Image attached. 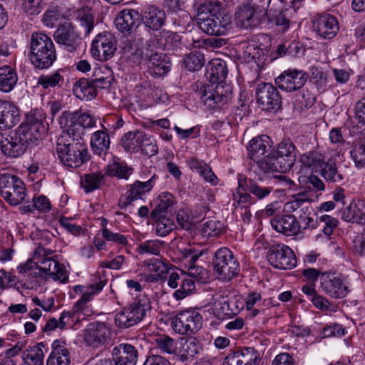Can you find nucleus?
I'll use <instances>...</instances> for the list:
<instances>
[{"label":"nucleus","mask_w":365,"mask_h":365,"mask_svg":"<svg viewBox=\"0 0 365 365\" xmlns=\"http://www.w3.org/2000/svg\"><path fill=\"white\" fill-rule=\"evenodd\" d=\"M227 75L225 61L215 59L210 61L207 70V78L213 85L200 83L196 93L201 101L210 109L220 108L227 103L232 96V88L228 84L222 83ZM198 88L199 85H196Z\"/></svg>","instance_id":"f257e3e1"},{"label":"nucleus","mask_w":365,"mask_h":365,"mask_svg":"<svg viewBox=\"0 0 365 365\" xmlns=\"http://www.w3.org/2000/svg\"><path fill=\"white\" fill-rule=\"evenodd\" d=\"M44 126L40 121L21 124L17 129L2 134L0 148L2 152L11 158L23 155L30 143H34L41 138Z\"/></svg>","instance_id":"f03ea898"},{"label":"nucleus","mask_w":365,"mask_h":365,"mask_svg":"<svg viewBox=\"0 0 365 365\" xmlns=\"http://www.w3.org/2000/svg\"><path fill=\"white\" fill-rule=\"evenodd\" d=\"M222 0H207L197 8V24L205 33L223 36L230 28V18Z\"/></svg>","instance_id":"7ed1b4c3"},{"label":"nucleus","mask_w":365,"mask_h":365,"mask_svg":"<svg viewBox=\"0 0 365 365\" xmlns=\"http://www.w3.org/2000/svg\"><path fill=\"white\" fill-rule=\"evenodd\" d=\"M56 152L61 162L66 166L77 168L90 159L88 148L83 138L64 131L58 137Z\"/></svg>","instance_id":"20e7f679"},{"label":"nucleus","mask_w":365,"mask_h":365,"mask_svg":"<svg viewBox=\"0 0 365 365\" xmlns=\"http://www.w3.org/2000/svg\"><path fill=\"white\" fill-rule=\"evenodd\" d=\"M29 57L37 69H46L56 60L55 45L50 36L42 32H34L29 44Z\"/></svg>","instance_id":"39448f33"},{"label":"nucleus","mask_w":365,"mask_h":365,"mask_svg":"<svg viewBox=\"0 0 365 365\" xmlns=\"http://www.w3.org/2000/svg\"><path fill=\"white\" fill-rule=\"evenodd\" d=\"M293 181L282 175H274L267 180H254L252 179L239 178L240 190L249 191L258 200H263L274 190L278 185L284 187V190L291 189Z\"/></svg>","instance_id":"423d86ee"},{"label":"nucleus","mask_w":365,"mask_h":365,"mask_svg":"<svg viewBox=\"0 0 365 365\" xmlns=\"http://www.w3.org/2000/svg\"><path fill=\"white\" fill-rule=\"evenodd\" d=\"M212 265L218 277L224 281H230L240 271V265L232 252L226 247L218 249L212 259Z\"/></svg>","instance_id":"0eeeda50"},{"label":"nucleus","mask_w":365,"mask_h":365,"mask_svg":"<svg viewBox=\"0 0 365 365\" xmlns=\"http://www.w3.org/2000/svg\"><path fill=\"white\" fill-rule=\"evenodd\" d=\"M248 156L255 162L259 169L264 173L273 172L270 156L272 147L269 138L262 135L252 138L247 146Z\"/></svg>","instance_id":"6e6552de"},{"label":"nucleus","mask_w":365,"mask_h":365,"mask_svg":"<svg viewBox=\"0 0 365 365\" xmlns=\"http://www.w3.org/2000/svg\"><path fill=\"white\" fill-rule=\"evenodd\" d=\"M0 195L11 205L20 204L26 197L23 181L6 169L0 170Z\"/></svg>","instance_id":"1a4fd4ad"},{"label":"nucleus","mask_w":365,"mask_h":365,"mask_svg":"<svg viewBox=\"0 0 365 365\" xmlns=\"http://www.w3.org/2000/svg\"><path fill=\"white\" fill-rule=\"evenodd\" d=\"M150 309L149 299L144 297L135 300L128 307L117 313L115 324L122 329H127L137 324L145 316L146 312Z\"/></svg>","instance_id":"9d476101"},{"label":"nucleus","mask_w":365,"mask_h":365,"mask_svg":"<svg viewBox=\"0 0 365 365\" xmlns=\"http://www.w3.org/2000/svg\"><path fill=\"white\" fill-rule=\"evenodd\" d=\"M61 128L64 132L74 135L75 138H82L83 130L96 126V119L87 113L63 112L59 119Z\"/></svg>","instance_id":"9b49d317"},{"label":"nucleus","mask_w":365,"mask_h":365,"mask_svg":"<svg viewBox=\"0 0 365 365\" xmlns=\"http://www.w3.org/2000/svg\"><path fill=\"white\" fill-rule=\"evenodd\" d=\"M202 317L194 309H187L178 313L172 319L173 329L182 335L197 333L202 326Z\"/></svg>","instance_id":"f8f14e48"},{"label":"nucleus","mask_w":365,"mask_h":365,"mask_svg":"<svg viewBox=\"0 0 365 365\" xmlns=\"http://www.w3.org/2000/svg\"><path fill=\"white\" fill-rule=\"evenodd\" d=\"M295 151L293 142L289 138L283 139L270 156L273 172L285 173L291 170L296 160Z\"/></svg>","instance_id":"ddd939ff"},{"label":"nucleus","mask_w":365,"mask_h":365,"mask_svg":"<svg viewBox=\"0 0 365 365\" xmlns=\"http://www.w3.org/2000/svg\"><path fill=\"white\" fill-rule=\"evenodd\" d=\"M267 257L272 267L279 269H290L297 264L294 252L283 244H277L271 247Z\"/></svg>","instance_id":"4468645a"},{"label":"nucleus","mask_w":365,"mask_h":365,"mask_svg":"<svg viewBox=\"0 0 365 365\" xmlns=\"http://www.w3.org/2000/svg\"><path fill=\"white\" fill-rule=\"evenodd\" d=\"M255 97L262 110H277L281 107V96L277 88L271 83H259L256 88Z\"/></svg>","instance_id":"2eb2a0df"},{"label":"nucleus","mask_w":365,"mask_h":365,"mask_svg":"<svg viewBox=\"0 0 365 365\" xmlns=\"http://www.w3.org/2000/svg\"><path fill=\"white\" fill-rule=\"evenodd\" d=\"M56 42L69 52L76 51L82 44L80 32L71 23L60 25L53 34Z\"/></svg>","instance_id":"dca6fc26"},{"label":"nucleus","mask_w":365,"mask_h":365,"mask_svg":"<svg viewBox=\"0 0 365 365\" xmlns=\"http://www.w3.org/2000/svg\"><path fill=\"white\" fill-rule=\"evenodd\" d=\"M116 50L113 37L109 33L100 34L92 42L91 53L92 56L100 61L111 58Z\"/></svg>","instance_id":"f3484780"},{"label":"nucleus","mask_w":365,"mask_h":365,"mask_svg":"<svg viewBox=\"0 0 365 365\" xmlns=\"http://www.w3.org/2000/svg\"><path fill=\"white\" fill-rule=\"evenodd\" d=\"M155 178V175H153L151 178L145 182L137 180L130 185L125 194L120 197L118 203L119 207L121 209L126 210L134 201L142 199L143 196L149 192L153 187Z\"/></svg>","instance_id":"a211bd4d"},{"label":"nucleus","mask_w":365,"mask_h":365,"mask_svg":"<svg viewBox=\"0 0 365 365\" xmlns=\"http://www.w3.org/2000/svg\"><path fill=\"white\" fill-rule=\"evenodd\" d=\"M307 80V76L304 71L289 68L275 79V83L280 89L292 92L303 87Z\"/></svg>","instance_id":"6ab92c4d"},{"label":"nucleus","mask_w":365,"mask_h":365,"mask_svg":"<svg viewBox=\"0 0 365 365\" xmlns=\"http://www.w3.org/2000/svg\"><path fill=\"white\" fill-rule=\"evenodd\" d=\"M312 28L317 35L327 39L334 38L339 29L336 18L329 14H323L314 17L312 19Z\"/></svg>","instance_id":"aec40b11"},{"label":"nucleus","mask_w":365,"mask_h":365,"mask_svg":"<svg viewBox=\"0 0 365 365\" xmlns=\"http://www.w3.org/2000/svg\"><path fill=\"white\" fill-rule=\"evenodd\" d=\"M320 284L324 292L335 299L344 298L348 293V287L335 273H322Z\"/></svg>","instance_id":"412c9836"},{"label":"nucleus","mask_w":365,"mask_h":365,"mask_svg":"<svg viewBox=\"0 0 365 365\" xmlns=\"http://www.w3.org/2000/svg\"><path fill=\"white\" fill-rule=\"evenodd\" d=\"M140 15L135 9H123L115 19L116 29L124 36L130 34L140 23Z\"/></svg>","instance_id":"4be33fe9"},{"label":"nucleus","mask_w":365,"mask_h":365,"mask_svg":"<svg viewBox=\"0 0 365 365\" xmlns=\"http://www.w3.org/2000/svg\"><path fill=\"white\" fill-rule=\"evenodd\" d=\"M259 359V354L253 347H245L241 351L229 354L223 365H257Z\"/></svg>","instance_id":"5701e85b"},{"label":"nucleus","mask_w":365,"mask_h":365,"mask_svg":"<svg viewBox=\"0 0 365 365\" xmlns=\"http://www.w3.org/2000/svg\"><path fill=\"white\" fill-rule=\"evenodd\" d=\"M138 357V351L131 344H120L114 347L112 351L114 365H135Z\"/></svg>","instance_id":"b1692460"},{"label":"nucleus","mask_w":365,"mask_h":365,"mask_svg":"<svg viewBox=\"0 0 365 365\" xmlns=\"http://www.w3.org/2000/svg\"><path fill=\"white\" fill-rule=\"evenodd\" d=\"M292 9L284 8L283 0L281 5L274 8L270 13H268V21L277 27L279 31L285 33L289 30L292 23L291 19Z\"/></svg>","instance_id":"393cba45"},{"label":"nucleus","mask_w":365,"mask_h":365,"mask_svg":"<svg viewBox=\"0 0 365 365\" xmlns=\"http://www.w3.org/2000/svg\"><path fill=\"white\" fill-rule=\"evenodd\" d=\"M272 227L287 236H294L299 232V223L292 215L277 216L270 220Z\"/></svg>","instance_id":"a878e982"},{"label":"nucleus","mask_w":365,"mask_h":365,"mask_svg":"<svg viewBox=\"0 0 365 365\" xmlns=\"http://www.w3.org/2000/svg\"><path fill=\"white\" fill-rule=\"evenodd\" d=\"M108 333V329L104 322H93L86 330L84 339L88 345L98 346L105 343Z\"/></svg>","instance_id":"bb28decb"},{"label":"nucleus","mask_w":365,"mask_h":365,"mask_svg":"<svg viewBox=\"0 0 365 365\" xmlns=\"http://www.w3.org/2000/svg\"><path fill=\"white\" fill-rule=\"evenodd\" d=\"M19 122L17 108L9 101L0 99V130L10 129Z\"/></svg>","instance_id":"cd10ccee"},{"label":"nucleus","mask_w":365,"mask_h":365,"mask_svg":"<svg viewBox=\"0 0 365 365\" xmlns=\"http://www.w3.org/2000/svg\"><path fill=\"white\" fill-rule=\"evenodd\" d=\"M236 18L245 29L256 27L264 19L250 3L239 8Z\"/></svg>","instance_id":"c85d7f7f"},{"label":"nucleus","mask_w":365,"mask_h":365,"mask_svg":"<svg viewBox=\"0 0 365 365\" xmlns=\"http://www.w3.org/2000/svg\"><path fill=\"white\" fill-rule=\"evenodd\" d=\"M71 354L65 341L55 340L52 344V351L50 354L46 365H69Z\"/></svg>","instance_id":"c756f323"},{"label":"nucleus","mask_w":365,"mask_h":365,"mask_svg":"<svg viewBox=\"0 0 365 365\" xmlns=\"http://www.w3.org/2000/svg\"><path fill=\"white\" fill-rule=\"evenodd\" d=\"M165 17L164 11L156 7H149L142 16V21L145 26L158 31L165 24Z\"/></svg>","instance_id":"7c9ffc66"},{"label":"nucleus","mask_w":365,"mask_h":365,"mask_svg":"<svg viewBox=\"0 0 365 365\" xmlns=\"http://www.w3.org/2000/svg\"><path fill=\"white\" fill-rule=\"evenodd\" d=\"M201 345L198 340L194 337L182 339L179 349V357L180 361H186L192 360L200 352Z\"/></svg>","instance_id":"2f4dec72"},{"label":"nucleus","mask_w":365,"mask_h":365,"mask_svg":"<svg viewBox=\"0 0 365 365\" xmlns=\"http://www.w3.org/2000/svg\"><path fill=\"white\" fill-rule=\"evenodd\" d=\"M342 218L347 222L365 223V205L361 202H353L343 211Z\"/></svg>","instance_id":"473e14b6"},{"label":"nucleus","mask_w":365,"mask_h":365,"mask_svg":"<svg viewBox=\"0 0 365 365\" xmlns=\"http://www.w3.org/2000/svg\"><path fill=\"white\" fill-rule=\"evenodd\" d=\"M73 92L78 98L83 101L91 100L96 96L91 80L86 78H82L75 82Z\"/></svg>","instance_id":"72a5a7b5"},{"label":"nucleus","mask_w":365,"mask_h":365,"mask_svg":"<svg viewBox=\"0 0 365 365\" xmlns=\"http://www.w3.org/2000/svg\"><path fill=\"white\" fill-rule=\"evenodd\" d=\"M180 252L182 260H184L188 266V270L190 275L197 276L202 274L204 270L202 268L195 266V263L202 255L201 252H198L191 247H186L180 250Z\"/></svg>","instance_id":"f704fd0d"},{"label":"nucleus","mask_w":365,"mask_h":365,"mask_svg":"<svg viewBox=\"0 0 365 365\" xmlns=\"http://www.w3.org/2000/svg\"><path fill=\"white\" fill-rule=\"evenodd\" d=\"M190 168L197 172L207 182L212 185L217 184V178L215 175L210 166L204 161L192 158L187 160Z\"/></svg>","instance_id":"c9c22d12"},{"label":"nucleus","mask_w":365,"mask_h":365,"mask_svg":"<svg viewBox=\"0 0 365 365\" xmlns=\"http://www.w3.org/2000/svg\"><path fill=\"white\" fill-rule=\"evenodd\" d=\"M18 77L16 71L9 66L0 68V91L9 92L17 83Z\"/></svg>","instance_id":"e433bc0d"},{"label":"nucleus","mask_w":365,"mask_h":365,"mask_svg":"<svg viewBox=\"0 0 365 365\" xmlns=\"http://www.w3.org/2000/svg\"><path fill=\"white\" fill-rule=\"evenodd\" d=\"M91 145L94 153L101 155L103 153H106L109 148V135L103 130L96 131L92 134Z\"/></svg>","instance_id":"4c0bfd02"},{"label":"nucleus","mask_w":365,"mask_h":365,"mask_svg":"<svg viewBox=\"0 0 365 365\" xmlns=\"http://www.w3.org/2000/svg\"><path fill=\"white\" fill-rule=\"evenodd\" d=\"M144 133L140 130L126 133L121 138V144L125 150L131 153L138 152L140 150Z\"/></svg>","instance_id":"58836bf2"},{"label":"nucleus","mask_w":365,"mask_h":365,"mask_svg":"<svg viewBox=\"0 0 365 365\" xmlns=\"http://www.w3.org/2000/svg\"><path fill=\"white\" fill-rule=\"evenodd\" d=\"M321 175L329 182L341 184L344 180L343 174L338 170L336 163L332 159H329L324 163Z\"/></svg>","instance_id":"ea45409f"},{"label":"nucleus","mask_w":365,"mask_h":365,"mask_svg":"<svg viewBox=\"0 0 365 365\" xmlns=\"http://www.w3.org/2000/svg\"><path fill=\"white\" fill-rule=\"evenodd\" d=\"M103 280H99L98 282L91 284L87 287L82 286H76L75 287V292H80L82 293L81 298L76 303L77 306L81 307L86 302H89L93 296L96 293L101 292L105 285Z\"/></svg>","instance_id":"a19ab883"},{"label":"nucleus","mask_w":365,"mask_h":365,"mask_svg":"<svg viewBox=\"0 0 365 365\" xmlns=\"http://www.w3.org/2000/svg\"><path fill=\"white\" fill-rule=\"evenodd\" d=\"M45 345L43 342L38 343L29 350L24 352L23 359L28 365H43L44 354L43 349Z\"/></svg>","instance_id":"79ce46f5"},{"label":"nucleus","mask_w":365,"mask_h":365,"mask_svg":"<svg viewBox=\"0 0 365 365\" xmlns=\"http://www.w3.org/2000/svg\"><path fill=\"white\" fill-rule=\"evenodd\" d=\"M18 271L21 274H27L29 278L37 281L38 279H46L45 273L36 262L33 259L27 260L24 264L18 267Z\"/></svg>","instance_id":"37998d69"},{"label":"nucleus","mask_w":365,"mask_h":365,"mask_svg":"<svg viewBox=\"0 0 365 365\" xmlns=\"http://www.w3.org/2000/svg\"><path fill=\"white\" fill-rule=\"evenodd\" d=\"M160 48L172 50L177 48L181 41V36L178 33L163 30L158 33Z\"/></svg>","instance_id":"c03bdc74"},{"label":"nucleus","mask_w":365,"mask_h":365,"mask_svg":"<svg viewBox=\"0 0 365 365\" xmlns=\"http://www.w3.org/2000/svg\"><path fill=\"white\" fill-rule=\"evenodd\" d=\"M173 195L170 192H163L160 194L157 200L155 209L151 212L152 218H158L167 212L174 202Z\"/></svg>","instance_id":"a18cd8bd"},{"label":"nucleus","mask_w":365,"mask_h":365,"mask_svg":"<svg viewBox=\"0 0 365 365\" xmlns=\"http://www.w3.org/2000/svg\"><path fill=\"white\" fill-rule=\"evenodd\" d=\"M77 20L79 23L82 32L85 36L88 35L93 29V16L91 13V9L84 7L77 12Z\"/></svg>","instance_id":"49530a36"},{"label":"nucleus","mask_w":365,"mask_h":365,"mask_svg":"<svg viewBox=\"0 0 365 365\" xmlns=\"http://www.w3.org/2000/svg\"><path fill=\"white\" fill-rule=\"evenodd\" d=\"M103 175L101 172L86 174L81 181V185L86 192L98 189L103 184Z\"/></svg>","instance_id":"de8ad7c7"},{"label":"nucleus","mask_w":365,"mask_h":365,"mask_svg":"<svg viewBox=\"0 0 365 365\" xmlns=\"http://www.w3.org/2000/svg\"><path fill=\"white\" fill-rule=\"evenodd\" d=\"M144 266L146 272H150L154 274H159L163 279H165L168 277V274L169 273V267L168 264L158 259H153L148 262H145Z\"/></svg>","instance_id":"09e8293b"},{"label":"nucleus","mask_w":365,"mask_h":365,"mask_svg":"<svg viewBox=\"0 0 365 365\" xmlns=\"http://www.w3.org/2000/svg\"><path fill=\"white\" fill-rule=\"evenodd\" d=\"M282 0H252L250 3L260 15L265 18L274 8L281 5Z\"/></svg>","instance_id":"8fccbe9b"},{"label":"nucleus","mask_w":365,"mask_h":365,"mask_svg":"<svg viewBox=\"0 0 365 365\" xmlns=\"http://www.w3.org/2000/svg\"><path fill=\"white\" fill-rule=\"evenodd\" d=\"M301 162L304 166L317 170L324 165V156L317 151H309L302 155Z\"/></svg>","instance_id":"3c124183"},{"label":"nucleus","mask_w":365,"mask_h":365,"mask_svg":"<svg viewBox=\"0 0 365 365\" xmlns=\"http://www.w3.org/2000/svg\"><path fill=\"white\" fill-rule=\"evenodd\" d=\"M205 63V58L200 52H191L184 58L186 68L190 71L200 70Z\"/></svg>","instance_id":"603ef678"},{"label":"nucleus","mask_w":365,"mask_h":365,"mask_svg":"<svg viewBox=\"0 0 365 365\" xmlns=\"http://www.w3.org/2000/svg\"><path fill=\"white\" fill-rule=\"evenodd\" d=\"M195 288V284L194 281L185 274L184 279H182L180 282V287L175 291L173 293V297L177 300H181L186 297L187 295L190 294Z\"/></svg>","instance_id":"864d4df0"},{"label":"nucleus","mask_w":365,"mask_h":365,"mask_svg":"<svg viewBox=\"0 0 365 365\" xmlns=\"http://www.w3.org/2000/svg\"><path fill=\"white\" fill-rule=\"evenodd\" d=\"M153 219L156 220L155 232L159 236H166L175 228V223L170 219L163 215Z\"/></svg>","instance_id":"5fc2aeb1"},{"label":"nucleus","mask_w":365,"mask_h":365,"mask_svg":"<svg viewBox=\"0 0 365 365\" xmlns=\"http://www.w3.org/2000/svg\"><path fill=\"white\" fill-rule=\"evenodd\" d=\"M163 245V242L160 240H147L140 244L137 247V250L140 255L150 254L158 255Z\"/></svg>","instance_id":"6e6d98bb"},{"label":"nucleus","mask_w":365,"mask_h":365,"mask_svg":"<svg viewBox=\"0 0 365 365\" xmlns=\"http://www.w3.org/2000/svg\"><path fill=\"white\" fill-rule=\"evenodd\" d=\"M50 253V251L46 250L43 247H38L34 253V259H37L38 258L36 262L40 266L41 269L43 270L44 273H46L48 271H51V265H50V262L55 261L51 257H45Z\"/></svg>","instance_id":"4d7b16f0"},{"label":"nucleus","mask_w":365,"mask_h":365,"mask_svg":"<svg viewBox=\"0 0 365 365\" xmlns=\"http://www.w3.org/2000/svg\"><path fill=\"white\" fill-rule=\"evenodd\" d=\"M51 271L45 273L46 279L51 278L54 280H60L61 282H66L68 279V275L64 268L56 260L50 262Z\"/></svg>","instance_id":"13d9d810"},{"label":"nucleus","mask_w":365,"mask_h":365,"mask_svg":"<svg viewBox=\"0 0 365 365\" xmlns=\"http://www.w3.org/2000/svg\"><path fill=\"white\" fill-rule=\"evenodd\" d=\"M222 224L217 220H209L205 222L201 228L200 232L204 237H216L220 234Z\"/></svg>","instance_id":"bf43d9fd"},{"label":"nucleus","mask_w":365,"mask_h":365,"mask_svg":"<svg viewBox=\"0 0 365 365\" xmlns=\"http://www.w3.org/2000/svg\"><path fill=\"white\" fill-rule=\"evenodd\" d=\"M157 346L163 352L172 354L176 351L174 339L166 335L159 336L155 339Z\"/></svg>","instance_id":"052dcab7"},{"label":"nucleus","mask_w":365,"mask_h":365,"mask_svg":"<svg viewBox=\"0 0 365 365\" xmlns=\"http://www.w3.org/2000/svg\"><path fill=\"white\" fill-rule=\"evenodd\" d=\"M61 80L63 78L61 74L55 72L51 75L41 76L38 79V85L41 86L44 89H48L56 86Z\"/></svg>","instance_id":"680f3d73"},{"label":"nucleus","mask_w":365,"mask_h":365,"mask_svg":"<svg viewBox=\"0 0 365 365\" xmlns=\"http://www.w3.org/2000/svg\"><path fill=\"white\" fill-rule=\"evenodd\" d=\"M140 149L142 150L143 153L149 156L155 155L158 150L155 140L145 133Z\"/></svg>","instance_id":"e2e57ef3"},{"label":"nucleus","mask_w":365,"mask_h":365,"mask_svg":"<svg viewBox=\"0 0 365 365\" xmlns=\"http://www.w3.org/2000/svg\"><path fill=\"white\" fill-rule=\"evenodd\" d=\"M319 223L322 224V231L327 236H330L334 230L337 227L339 222L337 219L328 215H324L319 217Z\"/></svg>","instance_id":"0e129e2a"},{"label":"nucleus","mask_w":365,"mask_h":365,"mask_svg":"<svg viewBox=\"0 0 365 365\" xmlns=\"http://www.w3.org/2000/svg\"><path fill=\"white\" fill-rule=\"evenodd\" d=\"M351 156L354 161L356 167L362 168L365 167V144L359 143L351 151Z\"/></svg>","instance_id":"69168bd1"},{"label":"nucleus","mask_w":365,"mask_h":365,"mask_svg":"<svg viewBox=\"0 0 365 365\" xmlns=\"http://www.w3.org/2000/svg\"><path fill=\"white\" fill-rule=\"evenodd\" d=\"M306 210L307 212H304V215L299 216V231L317 227V220L314 218V215L312 214L309 207H306Z\"/></svg>","instance_id":"338daca9"},{"label":"nucleus","mask_w":365,"mask_h":365,"mask_svg":"<svg viewBox=\"0 0 365 365\" xmlns=\"http://www.w3.org/2000/svg\"><path fill=\"white\" fill-rule=\"evenodd\" d=\"M312 78L319 91H324L329 86V80L326 73L317 68L312 71Z\"/></svg>","instance_id":"774afa93"}]
</instances>
